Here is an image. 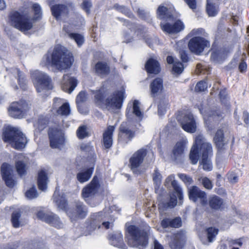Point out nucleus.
<instances>
[{
    "instance_id": "obj_50",
    "label": "nucleus",
    "mask_w": 249,
    "mask_h": 249,
    "mask_svg": "<svg viewBox=\"0 0 249 249\" xmlns=\"http://www.w3.org/2000/svg\"><path fill=\"white\" fill-rule=\"evenodd\" d=\"M17 80L20 88L24 91L27 89V86L25 78L22 76L21 72L19 70H18Z\"/></svg>"
},
{
    "instance_id": "obj_34",
    "label": "nucleus",
    "mask_w": 249,
    "mask_h": 249,
    "mask_svg": "<svg viewBox=\"0 0 249 249\" xmlns=\"http://www.w3.org/2000/svg\"><path fill=\"white\" fill-rule=\"evenodd\" d=\"M54 201L60 209L65 211L67 213L68 209V203L64 194L60 195L55 192L53 194Z\"/></svg>"
},
{
    "instance_id": "obj_5",
    "label": "nucleus",
    "mask_w": 249,
    "mask_h": 249,
    "mask_svg": "<svg viewBox=\"0 0 249 249\" xmlns=\"http://www.w3.org/2000/svg\"><path fill=\"white\" fill-rule=\"evenodd\" d=\"M2 136L3 141L9 143L15 149L20 150L24 148L27 142L25 135L16 127H6L3 130Z\"/></svg>"
},
{
    "instance_id": "obj_57",
    "label": "nucleus",
    "mask_w": 249,
    "mask_h": 249,
    "mask_svg": "<svg viewBox=\"0 0 249 249\" xmlns=\"http://www.w3.org/2000/svg\"><path fill=\"white\" fill-rule=\"evenodd\" d=\"M161 175L159 172L158 169L157 168L155 169L153 174V180L156 185L159 186L160 185L161 183Z\"/></svg>"
},
{
    "instance_id": "obj_19",
    "label": "nucleus",
    "mask_w": 249,
    "mask_h": 249,
    "mask_svg": "<svg viewBox=\"0 0 249 249\" xmlns=\"http://www.w3.org/2000/svg\"><path fill=\"white\" fill-rule=\"evenodd\" d=\"M204 138L201 135H198L195 138V142L199 146V151L201 158H211L213 155V147L210 142H204Z\"/></svg>"
},
{
    "instance_id": "obj_16",
    "label": "nucleus",
    "mask_w": 249,
    "mask_h": 249,
    "mask_svg": "<svg viewBox=\"0 0 249 249\" xmlns=\"http://www.w3.org/2000/svg\"><path fill=\"white\" fill-rule=\"evenodd\" d=\"M100 187L99 178L94 176L91 181L82 190L81 196L85 201L89 197H92L98 193Z\"/></svg>"
},
{
    "instance_id": "obj_41",
    "label": "nucleus",
    "mask_w": 249,
    "mask_h": 249,
    "mask_svg": "<svg viewBox=\"0 0 249 249\" xmlns=\"http://www.w3.org/2000/svg\"><path fill=\"white\" fill-rule=\"evenodd\" d=\"M158 18L161 20L174 18L172 14H168V8L164 6H160L157 10Z\"/></svg>"
},
{
    "instance_id": "obj_55",
    "label": "nucleus",
    "mask_w": 249,
    "mask_h": 249,
    "mask_svg": "<svg viewBox=\"0 0 249 249\" xmlns=\"http://www.w3.org/2000/svg\"><path fill=\"white\" fill-rule=\"evenodd\" d=\"M199 180L201 181L202 185L206 189L210 190L213 188V183L208 178L203 177L201 179H199Z\"/></svg>"
},
{
    "instance_id": "obj_53",
    "label": "nucleus",
    "mask_w": 249,
    "mask_h": 249,
    "mask_svg": "<svg viewBox=\"0 0 249 249\" xmlns=\"http://www.w3.org/2000/svg\"><path fill=\"white\" fill-rule=\"evenodd\" d=\"M208 88L207 79L201 80L197 83L195 87V90L198 92L204 91Z\"/></svg>"
},
{
    "instance_id": "obj_31",
    "label": "nucleus",
    "mask_w": 249,
    "mask_h": 249,
    "mask_svg": "<svg viewBox=\"0 0 249 249\" xmlns=\"http://www.w3.org/2000/svg\"><path fill=\"white\" fill-rule=\"evenodd\" d=\"M210 208L213 211H221L225 208L223 199L216 195L211 196L208 201Z\"/></svg>"
},
{
    "instance_id": "obj_39",
    "label": "nucleus",
    "mask_w": 249,
    "mask_h": 249,
    "mask_svg": "<svg viewBox=\"0 0 249 249\" xmlns=\"http://www.w3.org/2000/svg\"><path fill=\"white\" fill-rule=\"evenodd\" d=\"M199 146L197 145L195 141V143L192 146L189 154V158L192 164H196L197 163L199 158Z\"/></svg>"
},
{
    "instance_id": "obj_26",
    "label": "nucleus",
    "mask_w": 249,
    "mask_h": 249,
    "mask_svg": "<svg viewBox=\"0 0 249 249\" xmlns=\"http://www.w3.org/2000/svg\"><path fill=\"white\" fill-rule=\"evenodd\" d=\"M145 70L148 74L158 75L161 71L160 62L156 59L149 58L145 64Z\"/></svg>"
},
{
    "instance_id": "obj_36",
    "label": "nucleus",
    "mask_w": 249,
    "mask_h": 249,
    "mask_svg": "<svg viewBox=\"0 0 249 249\" xmlns=\"http://www.w3.org/2000/svg\"><path fill=\"white\" fill-rule=\"evenodd\" d=\"M94 70L97 75L103 76L109 73L110 67L107 63L99 61L95 64Z\"/></svg>"
},
{
    "instance_id": "obj_61",
    "label": "nucleus",
    "mask_w": 249,
    "mask_h": 249,
    "mask_svg": "<svg viewBox=\"0 0 249 249\" xmlns=\"http://www.w3.org/2000/svg\"><path fill=\"white\" fill-rule=\"evenodd\" d=\"M86 100V93L85 91H81L77 95L76 98V103L77 107L79 106L80 104H81Z\"/></svg>"
},
{
    "instance_id": "obj_45",
    "label": "nucleus",
    "mask_w": 249,
    "mask_h": 249,
    "mask_svg": "<svg viewBox=\"0 0 249 249\" xmlns=\"http://www.w3.org/2000/svg\"><path fill=\"white\" fill-rule=\"evenodd\" d=\"M21 215V213L20 211H14L11 214V223L12 226L15 228H18L20 227V222L19 219Z\"/></svg>"
},
{
    "instance_id": "obj_47",
    "label": "nucleus",
    "mask_w": 249,
    "mask_h": 249,
    "mask_svg": "<svg viewBox=\"0 0 249 249\" xmlns=\"http://www.w3.org/2000/svg\"><path fill=\"white\" fill-rule=\"evenodd\" d=\"M199 164L202 165V169L204 171H211L213 169V164L211 158H201Z\"/></svg>"
},
{
    "instance_id": "obj_37",
    "label": "nucleus",
    "mask_w": 249,
    "mask_h": 249,
    "mask_svg": "<svg viewBox=\"0 0 249 249\" xmlns=\"http://www.w3.org/2000/svg\"><path fill=\"white\" fill-rule=\"evenodd\" d=\"M94 167H91L86 169L85 171H81L76 175V178L80 183H84L88 181L91 178L93 171Z\"/></svg>"
},
{
    "instance_id": "obj_24",
    "label": "nucleus",
    "mask_w": 249,
    "mask_h": 249,
    "mask_svg": "<svg viewBox=\"0 0 249 249\" xmlns=\"http://www.w3.org/2000/svg\"><path fill=\"white\" fill-rule=\"evenodd\" d=\"M36 80L37 85L36 88L37 92H41L43 89L51 90L53 89L52 80L48 76L40 74L36 77Z\"/></svg>"
},
{
    "instance_id": "obj_15",
    "label": "nucleus",
    "mask_w": 249,
    "mask_h": 249,
    "mask_svg": "<svg viewBox=\"0 0 249 249\" xmlns=\"http://www.w3.org/2000/svg\"><path fill=\"white\" fill-rule=\"evenodd\" d=\"M160 27L162 31L165 34L169 35H177L183 31L185 26L181 20L178 19L173 23L161 22L160 23Z\"/></svg>"
},
{
    "instance_id": "obj_32",
    "label": "nucleus",
    "mask_w": 249,
    "mask_h": 249,
    "mask_svg": "<svg viewBox=\"0 0 249 249\" xmlns=\"http://www.w3.org/2000/svg\"><path fill=\"white\" fill-rule=\"evenodd\" d=\"M49 181L48 174L44 169H41L37 174V184L38 188L41 191H45Z\"/></svg>"
},
{
    "instance_id": "obj_22",
    "label": "nucleus",
    "mask_w": 249,
    "mask_h": 249,
    "mask_svg": "<svg viewBox=\"0 0 249 249\" xmlns=\"http://www.w3.org/2000/svg\"><path fill=\"white\" fill-rule=\"evenodd\" d=\"M77 85V80L69 74L63 75L61 81V87L65 92L71 93Z\"/></svg>"
},
{
    "instance_id": "obj_11",
    "label": "nucleus",
    "mask_w": 249,
    "mask_h": 249,
    "mask_svg": "<svg viewBox=\"0 0 249 249\" xmlns=\"http://www.w3.org/2000/svg\"><path fill=\"white\" fill-rule=\"evenodd\" d=\"M147 152L146 149L144 148H140L135 152L129 159V167L134 173L136 174H141V172L137 169L143 163Z\"/></svg>"
},
{
    "instance_id": "obj_52",
    "label": "nucleus",
    "mask_w": 249,
    "mask_h": 249,
    "mask_svg": "<svg viewBox=\"0 0 249 249\" xmlns=\"http://www.w3.org/2000/svg\"><path fill=\"white\" fill-rule=\"evenodd\" d=\"M178 177L187 186L190 185L193 183V178L186 174L178 173Z\"/></svg>"
},
{
    "instance_id": "obj_59",
    "label": "nucleus",
    "mask_w": 249,
    "mask_h": 249,
    "mask_svg": "<svg viewBox=\"0 0 249 249\" xmlns=\"http://www.w3.org/2000/svg\"><path fill=\"white\" fill-rule=\"evenodd\" d=\"M179 54L180 58L181 60V62H182L183 64L187 63L189 61L190 57L187 51L184 50H180L179 51Z\"/></svg>"
},
{
    "instance_id": "obj_62",
    "label": "nucleus",
    "mask_w": 249,
    "mask_h": 249,
    "mask_svg": "<svg viewBox=\"0 0 249 249\" xmlns=\"http://www.w3.org/2000/svg\"><path fill=\"white\" fill-rule=\"evenodd\" d=\"M109 239L112 241H116V243H119L123 240V235L121 233L112 234Z\"/></svg>"
},
{
    "instance_id": "obj_30",
    "label": "nucleus",
    "mask_w": 249,
    "mask_h": 249,
    "mask_svg": "<svg viewBox=\"0 0 249 249\" xmlns=\"http://www.w3.org/2000/svg\"><path fill=\"white\" fill-rule=\"evenodd\" d=\"M166 61L168 64H172L171 72L174 74L180 75L184 71V67L183 64L177 59L171 56L168 55L166 57Z\"/></svg>"
},
{
    "instance_id": "obj_46",
    "label": "nucleus",
    "mask_w": 249,
    "mask_h": 249,
    "mask_svg": "<svg viewBox=\"0 0 249 249\" xmlns=\"http://www.w3.org/2000/svg\"><path fill=\"white\" fill-rule=\"evenodd\" d=\"M56 113L61 116H68L71 113V108L68 103H65L62 104L56 110Z\"/></svg>"
},
{
    "instance_id": "obj_9",
    "label": "nucleus",
    "mask_w": 249,
    "mask_h": 249,
    "mask_svg": "<svg viewBox=\"0 0 249 249\" xmlns=\"http://www.w3.org/2000/svg\"><path fill=\"white\" fill-rule=\"evenodd\" d=\"M88 208L83 202L75 201L72 206L67 211V215L71 221H76L78 219L85 218L88 214Z\"/></svg>"
},
{
    "instance_id": "obj_29",
    "label": "nucleus",
    "mask_w": 249,
    "mask_h": 249,
    "mask_svg": "<svg viewBox=\"0 0 249 249\" xmlns=\"http://www.w3.org/2000/svg\"><path fill=\"white\" fill-rule=\"evenodd\" d=\"M53 16L57 20L59 19L62 16H67L69 10L68 6L64 4H55L51 7Z\"/></svg>"
},
{
    "instance_id": "obj_10",
    "label": "nucleus",
    "mask_w": 249,
    "mask_h": 249,
    "mask_svg": "<svg viewBox=\"0 0 249 249\" xmlns=\"http://www.w3.org/2000/svg\"><path fill=\"white\" fill-rule=\"evenodd\" d=\"M48 135L50 146L52 148H59L64 144V134L61 129L55 127H49Z\"/></svg>"
},
{
    "instance_id": "obj_13",
    "label": "nucleus",
    "mask_w": 249,
    "mask_h": 249,
    "mask_svg": "<svg viewBox=\"0 0 249 249\" xmlns=\"http://www.w3.org/2000/svg\"><path fill=\"white\" fill-rule=\"evenodd\" d=\"M125 98L124 89L116 90L112 94L111 97L106 99V107L120 109L123 106Z\"/></svg>"
},
{
    "instance_id": "obj_20",
    "label": "nucleus",
    "mask_w": 249,
    "mask_h": 249,
    "mask_svg": "<svg viewBox=\"0 0 249 249\" xmlns=\"http://www.w3.org/2000/svg\"><path fill=\"white\" fill-rule=\"evenodd\" d=\"M115 129V126L108 125L103 132L101 140V144L103 149H110L113 146V133Z\"/></svg>"
},
{
    "instance_id": "obj_38",
    "label": "nucleus",
    "mask_w": 249,
    "mask_h": 249,
    "mask_svg": "<svg viewBox=\"0 0 249 249\" xmlns=\"http://www.w3.org/2000/svg\"><path fill=\"white\" fill-rule=\"evenodd\" d=\"M93 94H94V102L95 104L100 106H106V95L103 90H96L93 91Z\"/></svg>"
},
{
    "instance_id": "obj_42",
    "label": "nucleus",
    "mask_w": 249,
    "mask_h": 249,
    "mask_svg": "<svg viewBox=\"0 0 249 249\" xmlns=\"http://www.w3.org/2000/svg\"><path fill=\"white\" fill-rule=\"evenodd\" d=\"M76 136L79 140L89 137L90 133L88 131L87 126L85 125L79 126L76 130Z\"/></svg>"
},
{
    "instance_id": "obj_51",
    "label": "nucleus",
    "mask_w": 249,
    "mask_h": 249,
    "mask_svg": "<svg viewBox=\"0 0 249 249\" xmlns=\"http://www.w3.org/2000/svg\"><path fill=\"white\" fill-rule=\"evenodd\" d=\"M69 38L73 39L79 47L81 46L84 42L83 36L78 33L71 34Z\"/></svg>"
},
{
    "instance_id": "obj_27",
    "label": "nucleus",
    "mask_w": 249,
    "mask_h": 249,
    "mask_svg": "<svg viewBox=\"0 0 249 249\" xmlns=\"http://www.w3.org/2000/svg\"><path fill=\"white\" fill-rule=\"evenodd\" d=\"M184 235L180 232H178L173 234L169 246L172 249H182L185 243Z\"/></svg>"
},
{
    "instance_id": "obj_64",
    "label": "nucleus",
    "mask_w": 249,
    "mask_h": 249,
    "mask_svg": "<svg viewBox=\"0 0 249 249\" xmlns=\"http://www.w3.org/2000/svg\"><path fill=\"white\" fill-rule=\"evenodd\" d=\"M185 3L188 5L189 7L192 9L195 10L197 7L196 0H184Z\"/></svg>"
},
{
    "instance_id": "obj_7",
    "label": "nucleus",
    "mask_w": 249,
    "mask_h": 249,
    "mask_svg": "<svg viewBox=\"0 0 249 249\" xmlns=\"http://www.w3.org/2000/svg\"><path fill=\"white\" fill-rule=\"evenodd\" d=\"M176 118L181 128L185 131L194 133L196 131V123L193 114L191 112L178 111Z\"/></svg>"
},
{
    "instance_id": "obj_40",
    "label": "nucleus",
    "mask_w": 249,
    "mask_h": 249,
    "mask_svg": "<svg viewBox=\"0 0 249 249\" xmlns=\"http://www.w3.org/2000/svg\"><path fill=\"white\" fill-rule=\"evenodd\" d=\"M184 149L185 144L183 142H177L173 150V154L175 160L181 157L184 153Z\"/></svg>"
},
{
    "instance_id": "obj_35",
    "label": "nucleus",
    "mask_w": 249,
    "mask_h": 249,
    "mask_svg": "<svg viewBox=\"0 0 249 249\" xmlns=\"http://www.w3.org/2000/svg\"><path fill=\"white\" fill-rule=\"evenodd\" d=\"M51 116L49 114H40L37 119L36 127L39 131L47 128L51 122Z\"/></svg>"
},
{
    "instance_id": "obj_54",
    "label": "nucleus",
    "mask_w": 249,
    "mask_h": 249,
    "mask_svg": "<svg viewBox=\"0 0 249 249\" xmlns=\"http://www.w3.org/2000/svg\"><path fill=\"white\" fill-rule=\"evenodd\" d=\"M130 31H133L135 33H137L138 35H143L145 32V27L142 25H137L136 23V25H134L133 27L129 28Z\"/></svg>"
},
{
    "instance_id": "obj_3",
    "label": "nucleus",
    "mask_w": 249,
    "mask_h": 249,
    "mask_svg": "<svg viewBox=\"0 0 249 249\" xmlns=\"http://www.w3.org/2000/svg\"><path fill=\"white\" fill-rule=\"evenodd\" d=\"M127 233L125 235V241L127 244L132 247L139 249H145L148 244V233L144 229L139 227L130 225L126 229Z\"/></svg>"
},
{
    "instance_id": "obj_48",
    "label": "nucleus",
    "mask_w": 249,
    "mask_h": 249,
    "mask_svg": "<svg viewBox=\"0 0 249 249\" xmlns=\"http://www.w3.org/2000/svg\"><path fill=\"white\" fill-rule=\"evenodd\" d=\"M218 229L213 227H210L206 229L207 238L209 242H212L218 233Z\"/></svg>"
},
{
    "instance_id": "obj_56",
    "label": "nucleus",
    "mask_w": 249,
    "mask_h": 249,
    "mask_svg": "<svg viewBox=\"0 0 249 249\" xmlns=\"http://www.w3.org/2000/svg\"><path fill=\"white\" fill-rule=\"evenodd\" d=\"M133 113L138 117L142 116V113L139 107V102L137 100H134L133 103Z\"/></svg>"
},
{
    "instance_id": "obj_60",
    "label": "nucleus",
    "mask_w": 249,
    "mask_h": 249,
    "mask_svg": "<svg viewBox=\"0 0 249 249\" xmlns=\"http://www.w3.org/2000/svg\"><path fill=\"white\" fill-rule=\"evenodd\" d=\"M92 6V3L90 0H84L81 4L82 8L86 12L87 14H89L90 12V8Z\"/></svg>"
},
{
    "instance_id": "obj_63",
    "label": "nucleus",
    "mask_w": 249,
    "mask_h": 249,
    "mask_svg": "<svg viewBox=\"0 0 249 249\" xmlns=\"http://www.w3.org/2000/svg\"><path fill=\"white\" fill-rule=\"evenodd\" d=\"M118 19L123 23V25L126 27H133L134 25H136L135 23H132L130 21L122 18H118Z\"/></svg>"
},
{
    "instance_id": "obj_6",
    "label": "nucleus",
    "mask_w": 249,
    "mask_h": 249,
    "mask_svg": "<svg viewBox=\"0 0 249 249\" xmlns=\"http://www.w3.org/2000/svg\"><path fill=\"white\" fill-rule=\"evenodd\" d=\"M171 186L173 188V191L170 194V199L168 202L160 201L159 203L158 206L159 211H164L169 208H175L178 203L177 197L178 198L180 204H182L183 202V191L178 181L173 179L171 181Z\"/></svg>"
},
{
    "instance_id": "obj_28",
    "label": "nucleus",
    "mask_w": 249,
    "mask_h": 249,
    "mask_svg": "<svg viewBox=\"0 0 249 249\" xmlns=\"http://www.w3.org/2000/svg\"><path fill=\"white\" fill-rule=\"evenodd\" d=\"M149 88L151 97H157L162 92L163 89L162 79L160 77L155 78L151 82Z\"/></svg>"
},
{
    "instance_id": "obj_14",
    "label": "nucleus",
    "mask_w": 249,
    "mask_h": 249,
    "mask_svg": "<svg viewBox=\"0 0 249 249\" xmlns=\"http://www.w3.org/2000/svg\"><path fill=\"white\" fill-rule=\"evenodd\" d=\"M106 217V213L103 211L91 214L86 222L87 230L91 231L97 228H100L101 223L105 219Z\"/></svg>"
},
{
    "instance_id": "obj_33",
    "label": "nucleus",
    "mask_w": 249,
    "mask_h": 249,
    "mask_svg": "<svg viewBox=\"0 0 249 249\" xmlns=\"http://www.w3.org/2000/svg\"><path fill=\"white\" fill-rule=\"evenodd\" d=\"M213 141L218 151L224 150L225 143H224V133L222 129H217L214 136Z\"/></svg>"
},
{
    "instance_id": "obj_8",
    "label": "nucleus",
    "mask_w": 249,
    "mask_h": 249,
    "mask_svg": "<svg viewBox=\"0 0 249 249\" xmlns=\"http://www.w3.org/2000/svg\"><path fill=\"white\" fill-rule=\"evenodd\" d=\"M30 107L25 100L12 102L7 108L9 115L14 119H21L27 115Z\"/></svg>"
},
{
    "instance_id": "obj_25",
    "label": "nucleus",
    "mask_w": 249,
    "mask_h": 249,
    "mask_svg": "<svg viewBox=\"0 0 249 249\" xmlns=\"http://www.w3.org/2000/svg\"><path fill=\"white\" fill-rule=\"evenodd\" d=\"M160 225L164 229L167 228L178 229L182 227V221L180 216H176L173 218L164 217L160 221Z\"/></svg>"
},
{
    "instance_id": "obj_12",
    "label": "nucleus",
    "mask_w": 249,
    "mask_h": 249,
    "mask_svg": "<svg viewBox=\"0 0 249 249\" xmlns=\"http://www.w3.org/2000/svg\"><path fill=\"white\" fill-rule=\"evenodd\" d=\"M211 53L210 60L214 63L223 61L227 57L229 51L227 48L219 46L216 42H214L209 50Z\"/></svg>"
},
{
    "instance_id": "obj_44",
    "label": "nucleus",
    "mask_w": 249,
    "mask_h": 249,
    "mask_svg": "<svg viewBox=\"0 0 249 249\" xmlns=\"http://www.w3.org/2000/svg\"><path fill=\"white\" fill-rule=\"evenodd\" d=\"M114 8L119 12L123 14L126 17L130 18H135V16L132 13V12L130 11V10L124 5H120L118 4H116L114 5Z\"/></svg>"
},
{
    "instance_id": "obj_17",
    "label": "nucleus",
    "mask_w": 249,
    "mask_h": 249,
    "mask_svg": "<svg viewBox=\"0 0 249 249\" xmlns=\"http://www.w3.org/2000/svg\"><path fill=\"white\" fill-rule=\"evenodd\" d=\"M36 216L40 220L56 228L59 229L62 226L59 217L52 212L44 213L40 211L37 213Z\"/></svg>"
},
{
    "instance_id": "obj_49",
    "label": "nucleus",
    "mask_w": 249,
    "mask_h": 249,
    "mask_svg": "<svg viewBox=\"0 0 249 249\" xmlns=\"http://www.w3.org/2000/svg\"><path fill=\"white\" fill-rule=\"evenodd\" d=\"M15 167L18 173L20 176H22L26 173V165L23 161H17L15 163Z\"/></svg>"
},
{
    "instance_id": "obj_1",
    "label": "nucleus",
    "mask_w": 249,
    "mask_h": 249,
    "mask_svg": "<svg viewBox=\"0 0 249 249\" xmlns=\"http://www.w3.org/2000/svg\"><path fill=\"white\" fill-rule=\"evenodd\" d=\"M45 65L53 67L59 71L70 68L74 61L71 53L61 45L54 46L52 51H48L43 58Z\"/></svg>"
},
{
    "instance_id": "obj_21",
    "label": "nucleus",
    "mask_w": 249,
    "mask_h": 249,
    "mask_svg": "<svg viewBox=\"0 0 249 249\" xmlns=\"http://www.w3.org/2000/svg\"><path fill=\"white\" fill-rule=\"evenodd\" d=\"M135 135V131L130 130L128 127L122 124L119 128L118 141L127 144L132 140Z\"/></svg>"
},
{
    "instance_id": "obj_2",
    "label": "nucleus",
    "mask_w": 249,
    "mask_h": 249,
    "mask_svg": "<svg viewBox=\"0 0 249 249\" xmlns=\"http://www.w3.org/2000/svg\"><path fill=\"white\" fill-rule=\"evenodd\" d=\"M32 9L34 12L32 19L28 15L17 11L11 12L9 15V19L12 25L21 32H26L32 29L33 27L32 20L40 19L42 17L41 7L38 4H33Z\"/></svg>"
},
{
    "instance_id": "obj_18",
    "label": "nucleus",
    "mask_w": 249,
    "mask_h": 249,
    "mask_svg": "<svg viewBox=\"0 0 249 249\" xmlns=\"http://www.w3.org/2000/svg\"><path fill=\"white\" fill-rule=\"evenodd\" d=\"M188 196L190 200L194 202L199 201L202 206H205L208 203L206 193L200 190L196 186H193L188 191Z\"/></svg>"
},
{
    "instance_id": "obj_4",
    "label": "nucleus",
    "mask_w": 249,
    "mask_h": 249,
    "mask_svg": "<svg viewBox=\"0 0 249 249\" xmlns=\"http://www.w3.org/2000/svg\"><path fill=\"white\" fill-rule=\"evenodd\" d=\"M206 32L202 28L194 29L189 33L192 37L189 40L188 47L190 52L197 55H201L207 48L210 46L209 40L202 36Z\"/></svg>"
},
{
    "instance_id": "obj_43",
    "label": "nucleus",
    "mask_w": 249,
    "mask_h": 249,
    "mask_svg": "<svg viewBox=\"0 0 249 249\" xmlns=\"http://www.w3.org/2000/svg\"><path fill=\"white\" fill-rule=\"evenodd\" d=\"M218 6H216L214 3L207 1L206 12L209 17L215 16L218 14Z\"/></svg>"
},
{
    "instance_id": "obj_23",
    "label": "nucleus",
    "mask_w": 249,
    "mask_h": 249,
    "mask_svg": "<svg viewBox=\"0 0 249 249\" xmlns=\"http://www.w3.org/2000/svg\"><path fill=\"white\" fill-rule=\"evenodd\" d=\"M1 176L6 185L9 188H13L16 184V181L11 174L10 165L8 163L4 162L1 166Z\"/></svg>"
},
{
    "instance_id": "obj_58",
    "label": "nucleus",
    "mask_w": 249,
    "mask_h": 249,
    "mask_svg": "<svg viewBox=\"0 0 249 249\" xmlns=\"http://www.w3.org/2000/svg\"><path fill=\"white\" fill-rule=\"evenodd\" d=\"M38 194L35 186L30 188L25 193V196L29 199L36 198Z\"/></svg>"
}]
</instances>
